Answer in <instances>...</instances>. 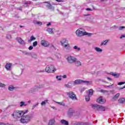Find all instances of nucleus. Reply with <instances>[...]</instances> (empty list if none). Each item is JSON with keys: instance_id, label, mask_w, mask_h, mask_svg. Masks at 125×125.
<instances>
[{"instance_id": "nucleus-1", "label": "nucleus", "mask_w": 125, "mask_h": 125, "mask_svg": "<svg viewBox=\"0 0 125 125\" xmlns=\"http://www.w3.org/2000/svg\"><path fill=\"white\" fill-rule=\"evenodd\" d=\"M32 120V116L29 114L23 115L21 118L20 122L21 124H28Z\"/></svg>"}, {"instance_id": "nucleus-2", "label": "nucleus", "mask_w": 125, "mask_h": 125, "mask_svg": "<svg viewBox=\"0 0 125 125\" xmlns=\"http://www.w3.org/2000/svg\"><path fill=\"white\" fill-rule=\"evenodd\" d=\"M91 107L92 108V109H94V110L101 111L102 112H103L106 110V107L97 104H91Z\"/></svg>"}, {"instance_id": "nucleus-3", "label": "nucleus", "mask_w": 125, "mask_h": 125, "mask_svg": "<svg viewBox=\"0 0 125 125\" xmlns=\"http://www.w3.org/2000/svg\"><path fill=\"white\" fill-rule=\"evenodd\" d=\"M12 117L16 120L20 119V118H22L23 117L22 112L21 110H15L12 114Z\"/></svg>"}, {"instance_id": "nucleus-4", "label": "nucleus", "mask_w": 125, "mask_h": 125, "mask_svg": "<svg viewBox=\"0 0 125 125\" xmlns=\"http://www.w3.org/2000/svg\"><path fill=\"white\" fill-rule=\"evenodd\" d=\"M45 87V83H41L39 85L35 86L33 88H31L29 92L31 93L37 91V89H41V88H44Z\"/></svg>"}, {"instance_id": "nucleus-5", "label": "nucleus", "mask_w": 125, "mask_h": 125, "mask_svg": "<svg viewBox=\"0 0 125 125\" xmlns=\"http://www.w3.org/2000/svg\"><path fill=\"white\" fill-rule=\"evenodd\" d=\"M45 70L47 73H54L56 71V68L53 65H49L46 67Z\"/></svg>"}, {"instance_id": "nucleus-6", "label": "nucleus", "mask_w": 125, "mask_h": 125, "mask_svg": "<svg viewBox=\"0 0 125 125\" xmlns=\"http://www.w3.org/2000/svg\"><path fill=\"white\" fill-rule=\"evenodd\" d=\"M85 33H86L85 32V30L82 28H79L77 29L76 31V34L77 37H83V36L86 35Z\"/></svg>"}, {"instance_id": "nucleus-7", "label": "nucleus", "mask_w": 125, "mask_h": 125, "mask_svg": "<svg viewBox=\"0 0 125 125\" xmlns=\"http://www.w3.org/2000/svg\"><path fill=\"white\" fill-rule=\"evenodd\" d=\"M66 60L69 64H73L77 61V59L74 56H68L66 58Z\"/></svg>"}, {"instance_id": "nucleus-8", "label": "nucleus", "mask_w": 125, "mask_h": 125, "mask_svg": "<svg viewBox=\"0 0 125 125\" xmlns=\"http://www.w3.org/2000/svg\"><path fill=\"white\" fill-rule=\"evenodd\" d=\"M67 95L72 100H78V98H77V96L75 94V93L73 91H70L66 93Z\"/></svg>"}, {"instance_id": "nucleus-9", "label": "nucleus", "mask_w": 125, "mask_h": 125, "mask_svg": "<svg viewBox=\"0 0 125 125\" xmlns=\"http://www.w3.org/2000/svg\"><path fill=\"white\" fill-rule=\"evenodd\" d=\"M74 85H76L77 84H81L82 83H83V80L81 79H77L74 82L70 81L69 82V83H73Z\"/></svg>"}, {"instance_id": "nucleus-10", "label": "nucleus", "mask_w": 125, "mask_h": 125, "mask_svg": "<svg viewBox=\"0 0 125 125\" xmlns=\"http://www.w3.org/2000/svg\"><path fill=\"white\" fill-rule=\"evenodd\" d=\"M97 102L99 104H104L106 102V100L103 99L102 97H100L97 99Z\"/></svg>"}, {"instance_id": "nucleus-11", "label": "nucleus", "mask_w": 125, "mask_h": 125, "mask_svg": "<svg viewBox=\"0 0 125 125\" xmlns=\"http://www.w3.org/2000/svg\"><path fill=\"white\" fill-rule=\"evenodd\" d=\"M63 47H64L65 49H66V52H70L71 50H72V48H71V46H70V44L68 43H67L63 46H62Z\"/></svg>"}, {"instance_id": "nucleus-12", "label": "nucleus", "mask_w": 125, "mask_h": 125, "mask_svg": "<svg viewBox=\"0 0 125 125\" xmlns=\"http://www.w3.org/2000/svg\"><path fill=\"white\" fill-rule=\"evenodd\" d=\"M44 3H47L46 5V7H47L49 9H52V10H54V7L52 6L51 4H50V1H45Z\"/></svg>"}, {"instance_id": "nucleus-13", "label": "nucleus", "mask_w": 125, "mask_h": 125, "mask_svg": "<svg viewBox=\"0 0 125 125\" xmlns=\"http://www.w3.org/2000/svg\"><path fill=\"white\" fill-rule=\"evenodd\" d=\"M41 43L42 45L44 46L45 47H47L49 45V43L45 40H42L41 41Z\"/></svg>"}, {"instance_id": "nucleus-14", "label": "nucleus", "mask_w": 125, "mask_h": 125, "mask_svg": "<svg viewBox=\"0 0 125 125\" xmlns=\"http://www.w3.org/2000/svg\"><path fill=\"white\" fill-rule=\"evenodd\" d=\"M60 42L61 43V45L62 46H64V45H65L66 44L65 43H68V40H67V39H62L61 41H60Z\"/></svg>"}, {"instance_id": "nucleus-15", "label": "nucleus", "mask_w": 125, "mask_h": 125, "mask_svg": "<svg viewBox=\"0 0 125 125\" xmlns=\"http://www.w3.org/2000/svg\"><path fill=\"white\" fill-rule=\"evenodd\" d=\"M17 41L19 42V43H20V44H25V41L22 40V39L20 37H18L17 38Z\"/></svg>"}, {"instance_id": "nucleus-16", "label": "nucleus", "mask_w": 125, "mask_h": 125, "mask_svg": "<svg viewBox=\"0 0 125 125\" xmlns=\"http://www.w3.org/2000/svg\"><path fill=\"white\" fill-rule=\"evenodd\" d=\"M94 50H95L96 52H98V53H101L102 52H103V50L98 47H95L94 48Z\"/></svg>"}, {"instance_id": "nucleus-17", "label": "nucleus", "mask_w": 125, "mask_h": 125, "mask_svg": "<svg viewBox=\"0 0 125 125\" xmlns=\"http://www.w3.org/2000/svg\"><path fill=\"white\" fill-rule=\"evenodd\" d=\"M46 31L50 35L54 34V31H53V28H48Z\"/></svg>"}, {"instance_id": "nucleus-18", "label": "nucleus", "mask_w": 125, "mask_h": 125, "mask_svg": "<svg viewBox=\"0 0 125 125\" xmlns=\"http://www.w3.org/2000/svg\"><path fill=\"white\" fill-rule=\"evenodd\" d=\"M12 65V63H7L5 66V69H6V70H10Z\"/></svg>"}, {"instance_id": "nucleus-19", "label": "nucleus", "mask_w": 125, "mask_h": 125, "mask_svg": "<svg viewBox=\"0 0 125 125\" xmlns=\"http://www.w3.org/2000/svg\"><path fill=\"white\" fill-rule=\"evenodd\" d=\"M110 75L111 76H113V77H115V78H119L120 77L119 73L111 72V73H110Z\"/></svg>"}, {"instance_id": "nucleus-20", "label": "nucleus", "mask_w": 125, "mask_h": 125, "mask_svg": "<svg viewBox=\"0 0 125 125\" xmlns=\"http://www.w3.org/2000/svg\"><path fill=\"white\" fill-rule=\"evenodd\" d=\"M61 123L63 125H69V122L65 120H62L61 121Z\"/></svg>"}, {"instance_id": "nucleus-21", "label": "nucleus", "mask_w": 125, "mask_h": 125, "mask_svg": "<svg viewBox=\"0 0 125 125\" xmlns=\"http://www.w3.org/2000/svg\"><path fill=\"white\" fill-rule=\"evenodd\" d=\"M83 83H86L87 85H90V84H92V81H87L83 80Z\"/></svg>"}, {"instance_id": "nucleus-22", "label": "nucleus", "mask_w": 125, "mask_h": 125, "mask_svg": "<svg viewBox=\"0 0 125 125\" xmlns=\"http://www.w3.org/2000/svg\"><path fill=\"white\" fill-rule=\"evenodd\" d=\"M55 123V120L54 119H52L49 121L48 125H54Z\"/></svg>"}, {"instance_id": "nucleus-23", "label": "nucleus", "mask_w": 125, "mask_h": 125, "mask_svg": "<svg viewBox=\"0 0 125 125\" xmlns=\"http://www.w3.org/2000/svg\"><path fill=\"white\" fill-rule=\"evenodd\" d=\"M30 56L32 57V58H34V59H37L38 57L37 54L35 53H31L30 54Z\"/></svg>"}, {"instance_id": "nucleus-24", "label": "nucleus", "mask_w": 125, "mask_h": 125, "mask_svg": "<svg viewBox=\"0 0 125 125\" xmlns=\"http://www.w3.org/2000/svg\"><path fill=\"white\" fill-rule=\"evenodd\" d=\"M23 106H27V104L24 102H21L19 104V106L21 108L23 107Z\"/></svg>"}, {"instance_id": "nucleus-25", "label": "nucleus", "mask_w": 125, "mask_h": 125, "mask_svg": "<svg viewBox=\"0 0 125 125\" xmlns=\"http://www.w3.org/2000/svg\"><path fill=\"white\" fill-rule=\"evenodd\" d=\"M33 23L35 25H39L40 26H41V25H42V22L41 21H34Z\"/></svg>"}, {"instance_id": "nucleus-26", "label": "nucleus", "mask_w": 125, "mask_h": 125, "mask_svg": "<svg viewBox=\"0 0 125 125\" xmlns=\"http://www.w3.org/2000/svg\"><path fill=\"white\" fill-rule=\"evenodd\" d=\"M8 89L10 91H13V90H14V89H15V87L13 85H10L8 86Z\"/></svg>"}, {"instance_id": "nucleus-27", "label": "nucleus", "mask_w": 125, "mask_h": 125, "mask_svg": "<svg viewBox=\"0 0 125 125\" xmlns=\"http://www.w3.org/2000/svg\"><path fill=\"white\" fill-rule=\"evenodd\" d=\"M108 42H109V41L105 40L104 41L101 42V46H102L103 45H106Z\"/></svg>"}, {"instance_id": "nucleus-28", "label": "nucleus", "mask_w": 125, "mask_h": 125, "mask_svg": "<svg viewBox=\"0 0 125 125\" xmlns=\"http://www.w3.org/2000/svg\"><path fill=\"white\" fill-rule=\"evenodd\" d=\"M21 114L22 116H24V115H26V114H28V112H29V110L26 109L24 110H21Z\"/></svg>"}, {"instance_id": "nucleus-29", "label": "nucleus", "mask_w": 125, "mask_h": 125, "mask_svg": "<svg viewBox=\"0 0 125 125\" xmlns=\"http://www.w3.org/2000/svg\"><path fill=\"white\" fill-rule=\"evenodd\" d=\"M125 98H120V99L118 100V102H119V103H121V104L124 103V102H125Z\"/></svg>"}, {"instance_id": "nucleus-30", "label": "nucleus", "mask_w": 125, "mask_h": 125, "mask_svg": "<svg viewBox=\"0 0 125 125\" xmlns=\"http://www.w3.org/2000/svg\"><path fill=\"white\" fill-rule=\"evenodd\" d=\"M75 65L76 66H82V62L79 61H76L75 62Z\"/></svg>"}, {"instance_id": "nucleus-31", "label": "nucleus", "mask_w": 125, "mask_h": 125, "mask_svg": "<svg viewBox=\"0 0 125 125\" xmlns=\"http://www.w3.org/2000/svg\"><path fill=\"white\" fill-rule=\"evenodd\" d=\"M119 96H120V93H118L113 97V99H114V100H117L119 98Z\"/></svg>"}, {"instance_id": "nucleus-32", "label": "nucleus", "mask_w": 125, "mask_h": 125, "mask_svg": "<svg viewBox=\"0 0 125 125\" xmlns=\"http://www.w3.org/2000/svg\"><path fill=\"white\" fill-rule=\"evenodd\" d=\"M5 86H6V85L5 84L2 83L0 82V88H5Z\"/></svg>"}, {"instance_id": "nucleus-33", "label": "nucleus", "mask_w": 125, "mask_h": 125, "mask_svg": "<svg viewBox=\"0 0 125 125\" xmlns=\"http://www.w3.org/2000/svg\"><path fill=\"white\" fill-rule=\"evenodd\" d=\"M33 41H36V38L34 37V35L30 37V40H28V42H33Z\"/></svg>"}, {"instance_id": "nucleus-34", "label": "nucleus", "mask_w": 125, "mask_h": 125, "mask_svg": "<svg viewBox=\"0 0 125 125\" xmlns=\"http://www.w3.org/2000/svg\"><path fill=\"white\" fill-rule=\"evenodd\" d=\"M73 49L77 50V51H80L81 48L79 47L78 46H73Z\"/></svg>"}, {"instance_id": "nucleus-35", "label": "nucleus", "mask_w": 125, "mask_h": 125, "mask_svg": "<svg viewBox=\"0 0 125 125\" xmlns=\"http://www.w3.org/2000/svg\"><path fill=\"white\" fill-rule=\"evenodd\" d=\"M48 101V100H45L44 101H43L41 103V105L44 106V105H45L46 104V103H47Z\"/></svg>"}, {"instance_id": "nucleus-36", "label": "nucleus", "mask_w": 125, "mask_h": 125, "mask_svg": "<svg viewBox=\"0 0 125 125\" xmlns=\"http://www.w3.org/2000/svg\"><path fill=\"white\" fill-rule=\"evenodd\" d=\"M89 96H91L93 94V89H90L89 90V93H88Z\"/></svg>"}, {"instance_id": "nucleus-37", "label": "nucleus", "mask_w": 125, "mask_h": 125, "mask_svg": "<svg viewBox=\"0 0 125 125\" xmlns=\"http://www.w3.org/2000/svg\"><path fill=\"white\" fill-rule=\"evenodd\" d=\"M56 79L57 81H62V76H57Z\"/></svg>"}, {"instance_id": "nucleus-38", "label": "nucleus", "mask_w": 125, "mask_h": 125, "mask_svg": "<svg viewBox=\"0 0 125 125\" xmlns=\"http://www.w3.org/2000/svg\"><path fill=\"white\" fill-rule=\"evenodd\" d=\"M56 103H57V104H59V105H61L62 106H64L65 105V103H64V102H57Z\"/></svg>"}, {"instance_id": "nucleus-39", "label": "nucleus", "mask_w": 125, "mask_h": 125, "mask_svg": "<svg viewBox=\"0 0 125 125\" xmlns=\"http://www.w3.org/2000/svg\"><path fill=\"white\" fill-rule=\"evenodd\" d=\"M75 125H87L86 123H76Z\"/></svg>"}, {"instance_id": "nucleus-40", "label": "nucleus", "mask_w": 125, "mask_h": 125, "mask_svg": "<svg viewBox=\"0 0 125 125\" xmlns=\"http://www.w3.org/2000/svg\"><path fill=\"white\" fill-rule=\"evenodd\" d=\"M90 100V97H89V95L86 96H85V100L86 101H89Z\"/></svg>"}, {"instance_id": "nucleus-41", "label": "nucleus", "mask_w": 125, "mask_h": 125, "mask_svg": "<svg viewBox=\"0 0 125 125\" xmlns=\"http://www.w3.org/2000/svg\"><path fill=\"white\" fill-rule=\"evenodd\" d=\"M6 38L8 40H10V39H11V35L10 34H7L6 36Z\"/></svg>"}, {"instance_id": "nucleus-42", "label": "nucleus", "mask_w": 125, "mask_h": 125, "mask_svg": "<svg viewBox=\"0 0 125 125\" xmlns=\"http://www.w3.org/2000/svg\"><path fill=\"white\" fill-rule=\"evenodd\" d=\"M38 45V42L35 41L33 43V46H37Z\"/></svg>"}, {"instance_id": "nucleus-43", "label": "nucleus", "mask_w": 125, "mask_h": 125, "mask_svg": "<svg viewBox=\"0 0 125 125\" xmlns=\"http://www.w3.org/2000/svg\"><path fill=\"white\" fill-rule=\"evenodd\" d=\"M125 28V26H120L118 28V30H119V31H122V30H123Z\"/></svg>"}, {"instance_id": "nucleus-44", "label": "nucleus", "mask_w": 125, "mask_h": 125, "mask_svg": "<svg viewBox=\"0 0 125 125\" xmlns=\"http://www.w3.org/2000/svg\"><path fill=\"white\" fill-rule=\"evenodd\" d=\"M31 53H29V52H24L25 55H28V56H31Z\"/></svg>"}, {"instance_id": "nucleus-45", "label": "nucleus", "mask_w": 125, "mask_h": 125, "mask_svg": "<svg viewBox=\"0 0 125 125\" xmlns=\"http://www.w3.org/2000/svg\"><path fill=\"white\" fill-rule=\"evenodd\" d=\"M125 82H119L118 84V85H122V84H125Z\"/></svg>"}, {"instance_id": "nucleus-46", "label": "nucleus", "mask_w": 125, "mask_h": 125, "mask_svg": "<svg viewBox=\"0 0 125 125\" xmlns=\"http://www.w3.org/2000/svg\"><path fill=\"white\" fill-rule=\"evenodd\" d=\"M64 86H65V87H68V88L71 87V85H70V84H65L64 85Z\"/></svg>"}, {"instance_id": "nucleus-47", "label": "nucleus", "mask_w": 125, "mask_h": 125, "mask_svg": "<svg viewBox=\"0 0 125 125\" xmlns=\"http://www.w3.org/2000/svg\"><path fill=\"white\" fill-rule=\"evenodd\" d=\"M38 73H44V70H38Z\"/></svg>"}, {"instance_id": "nucleus-48", "label": "nucleus", "mask_w": 125, "mask_h": 125, "mask_svg": "<svg viewBox=\"0 0 125 125\" xmlns=\"http://www.w3.org/2000/svg\"><path fill=\"white\" fill-rule=\"evenodd\" d=\"M86 10L87 11H92V9H90V8H86Z\"/></svg>"}, {"instance_id": "nucleus-49", "label": "nucleus", "mask_w": 125, "mask_h": 125, "mask_svg": "<svg viewBox=\"0 0 125 125\" xmlns=\"http://www.w3.org/2000/svg\"><path fill=\"white\" fill-rule=\"evenodd\" d=\"M62 78H63V79H67V75H64L62 76Z\"/></svg>"}, {"instance_id": "nucleus-50", "label": "nucleus", "mask_w": 125, "mask_h": 125, "mask_svg": "<svg viewBox=\"0 0 125 125\" xmlns=\"http://www.w3.org/2000/svg\"><path fill=\"white\" fill-rule=\"evenodd\" d=\"M33 46H30L28 49L29 50H32V49H33Z\"/></svg>"}, {"instance_id": "nucleus-51", "label": "nucleus", "mask_w": 125, "mask_h": 125, "mask_svg": "<svg viewBox=\"0 0 125 125\" xmlns=\"http://www.w3.org/2000/svg\"><path fill=\"white\" fill-rule=\"evenodd\" d=\"M123 38H125V34L121 35L120 39H123Z\"/></svg>"}, {"instance_id": "nucleus-52", "label": "nucleus", "mask_w": 125, "mask_h": 125, "mask_svg": "<svg viewBox=\"0 0 125 125\" xmlns=\"http://www.w3.org/2000/svg\"><path fill=\"white\" fill-rule=\"evenodd\" d=\"M113 85H114V84H112L111 85L105 86V87H110L111 86H113Z\"/></svg>"}, {"instance_id": "nucleus-53", "label": "nucleus", "mask_w": 125, "mask_h": 125, "mask_svg": "<svg viewBox=\"0 0 125 125\" xmlns=\"http://www.w3.org/2000/svg\"><path fill=\"white\" fill-rule=\"evenodd\" d=\"M107 79L108 81H110V82H112L113 80H112L110 77H107Z\"/></svg>"}, {"instance_id": "nucleus-54", "label": "nucleus", "mask_w": 125, "mask_h": 125, "mask_svg": "<svg viewBox=\"0 0 125 125\" xmlns=\"http://www.w3.org/2000/svg\"><path fill=\"white\" fill-rule=\"evenodd\" d=\"M111 28H113L114 29H117V28H118V26L116 25H113Z\"/></svg>"}, {"instance_id": "nucleus-55", "label": "nucleus", "mask_w": 125, "mask_h": 125, "mask_svg": "<svg viewBox=\"0 0 125 125\" xmlns=\"http://www.w3.org/2000/svg\"><path fill=\"white\" fill-rule=\"evenodd\" d=\"M50 25H51V22H49L48 23H47L46 24V26H47V27H48V26H50Z\"/></svg>"}, {"instance_id": "nucleus-56", "label": "nucleus", "mask_w": 125, "mask_h": 125, "mask_svg": "<svg viewBox=\"0 0 125 125\" xmlns=\"http://www.w3.org/2000/svg\"><path fill=\"white\" fill-rule=\"evenodd\" d=\"M56 1H58V2H61L63 1V0H56Z\"/></svg>"}, {"instance_id": "nucleus-57", "label": "nucleus", "mask_w": 125, "mask_h": 125, "mask_svg": "<svg viewBox=\"0 0 125 125\" xmlns=\"http://www.w3.org/2000/svg\"><path fill=\"white\" fill-rule=\"evenodd\" d=\"M38 105H39V104H36V105H33V109H34V108H35V107H37V106H38Z\"/></svg>"}, {"instance_id": "nucleus-58", "label": "nucleus", "mask_w": 125, "mask_h": 125, "mask_svg": "<svg viewBox=\"0 0 125 125\" xmlns=\"http://www.w3.org/2000/svg\"><path fill=\"white\" fill-rule=\"evenodd\" d=\"M124 88H125V85L121 88H120L119 89H124Z\"/></svg>"}, {"instance_id": "nucleus-59", "label": "nucleus", "mask_w": 125, "mask_h": 125, "mask_svg": "<svg viewBox=\"0 0 125 125\" xmlns=\"http://www.w3.org/2000/svg\"><path fill=\"white\" fill-rule=\"evenodd\" d=\"M84 90H85V88H83L81 90V91H83Z\"/></svg>"}, {"instance_id": "nucleus-60", "label": "nucleus", "mask_w": 125, "mask_h": 125, "mask_svg": "<svg viewBox=\"0 0 125 125\" xmlns=\"http://www.w3.org/2000/svg\"><path fill=\"white\" fill-rule=\"evenodd\" d=\"M51 108H52V109H56L55 107H54V106H51Z\"/></svg>"}, {"instance_id": "nucleus-61", "label": "nucleus", "mask_w": 125, "mask_h": 125, "mask_svg": "<svg viewBox=\"0 0 125 125\" xmlns=\"http://www.w3.org/2000/svg\"><path fill=\"white\" fill-rule=\"evenodd\" d=\"M28 103H31V101H28Z\"/></svg>"}, {"instance_id": "nucleus-62", "label": "nucleus", "mask_w": 125, "mask_h": 125, "mask_svg": "<svg viewBox=\"0 0 125 125\" xmlns=\"http://www.w3.org/2000/svg\"><path fill=\"white\" fill-rule=\"evenodd\" d=\"M69 111H73V109L72 108L69 109Z\"/></svg>"}, {"instance_id": "nucleus-63", "label": "nucleus", "mask_w": 125, "mask_h": 125, "mask_svg": "<svg viewBox=\"0 0 125 125\" xmlns=\"http://www.w3.org/2000/svg\"><path fill=\"white\" fill-rule=\"evenodd\" d=\"M20 28H22V27H23V26L20 25Z\"/></svg>"}, {"instance_id": "nucleus-64", "label": "nucleus", "mask_w": 125, "mask_h": 125, "mask_svg": "<svg viewBox=\"0 0 125 125\" xmlns=\"http://www.w3.org/2000/svg\"><path fill=\"white\" fill-rule=\"evenodd\" d=\"M101 1H104V0H101Z\"/></svg>"}]
</instances>
